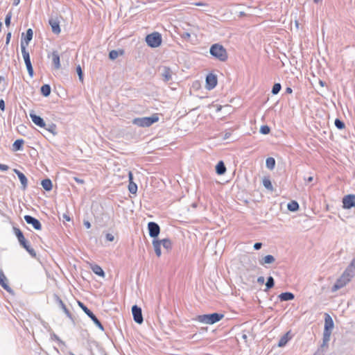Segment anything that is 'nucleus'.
Returning a JSON list of instances; mask_svg holds the SVG:
<instances>
[{
  "instance_id": "obj_50",
  "label": "nucleus",
  "mask_w": 355,
  "mask_h": 355,
  "mask_svg": "<svg viewBox=\"0 0 355 355\" xmlns=\"http://www.w3.org/2000/svg\"><path fill=\"white\" fill-rule=\"evenodd\" d=\"M0 110L1 111H4L5 110V102L3 99H1L0 100Z\"/></svg>"
},
{
  "instance_id": "obj_58",
  "label": "nucleus",
  "mask_w": 355,
  "mask_h": 355,
  "mask_svg": "<svg viewBox=\"0 0 355 355\" xmlns=\"http://www.w3.org/2000/svg\"><path fill=\"white\" fill-rule=\"evenodd\" d=\"M63 218L65 219L67 221H70L71 218L67 214H63L62 216Z\"/></svg>"
},
{
  "instance_id": "obj_34",
  "label": "nucleus",
  "mask_w": 355,
  "mask_h": 355,
  "mask_svg": "<svg viewBox=\"0 0 355 355\" xmlns=\"http://www.w3.org/2000/svg\"><path fill=\"white\" fill-rule=\"evenodd\" d=\"M159 242L161 243V245H162L167 251L171 248L172 243L170 239H164L162 240H159Z\"/></svg>"
},
{
  "instance_id": "obj_43",
  "label": "nucleus",
  "mask_w": 355,
  "mask_h": 355,
  "mask_svg": "<svg viewBox=\"0 0 355 355\" xmlns=\"http://www.w3.org/2000/svg\"><path fill=\"white\" fill-rule=\"evenodd\" d=\"M334 124H335V126L339 129V130H342L345 128V123L343 121H342L341 120H340L339 119H336L335 120V122H334Z\"/></svg>"
},
{
  "instance_id": "obj_63",
  "label": "nucleus",
  "mask_w": 355,
  "mask_h": 355,
  "mask_svg": "<svg viewBox=\"0 0 355 355\" xmlns=\"http://www.w3.org/2000/svg\"><path fill=\"white\" fill-rule=\"evenodd\" d=\"M313 180V178L312 176H310L307 179H305V180L307 181L308 182H312Z\"/></svg>"
},
{
  "instance_id": "obj_44",
  "label": "nucleus",
  "mask_w": 355,
  "mask_h": 355,
  "mask_svg": "<svg viewBox=\"0 0 355 355\" xmlns=\"http://www.w3.org/2000/svg\"><path fill=\"white\" fill-rule=\"evenodd\" d=\"M76 71L78 75V78H79L80 81L83 82V73L81 67L80 65H78L76 67Z\"/></svg>"
},
{
  "instance_id": "obj_35",
  "label": "nucleus",
  "mask_w": 355,
  "mask_h": 355,
  "mask_svg": "<svg viewBox=\"0 0 355 355\" xmlns=\"http://www.w3.org/2000/svg\"><path fill=\"white\" fill-rule=\"evenodd\" d=\"M287 208L289 211H296L299 209V205L296 201H291L287 205Z\"/></svg>"
},
{
  "instance_id": "obj_41",
  "label": "nucleus",
  "mask_w": 355,
  "mask_h": 355,
  "mask_svg": "<svg viewBox=\"0 0 355 355\" xmlns=\"http://www.w3.org/2000/svg\"><path fill=\"white\" fill-rule=\"evenodd\" d=\"M275 285V281L272 277L270 276L267 279V282L266 283V289L272 288Z\"/></svg>"
},
{
  "instance_id": "obj_9",
  "label": "nucleus",
  "mask_w": 355,
  "mask_h": 355,
  "mask_svg": "<svg viewBox=\"0 0 355 355\" xmlns=\"http://www.w3.org/2000/svg\"><path fill=\"white\" fill-rule=\"evenodd\" d=\"M132 313L135 322L141 324L144 321L141 309L137 305H134L132 307Z\"/></svg>"
},
{
  "instance_id": "obj_57",
  "label": "nucleus",
  "mask_w": 355,
  "mask_h": 355,
  "mask_svg": "<svg viewBox=\"0 0 355 355\" xmlns=\"http://www.w3.org/2000/svg\"><path fill=\"white\" fill-rule=\"evenodd\" d=\"M128 178H129V182H130V181H132L133 175H132V173L131 171H130L128 173Z\"/></svg>"
},
{
  "instance_id": "obj_55",
  "label": "nucleus",
  "mask_w": 355,
  "mask_h": 355,
  "mask_svg": "<svg viewBox=\"0 0 355 355\" xmlns=\"http://www.w3.org/2000/svg\"><path fill=\"white\" fill-rule=\"evenodd\" d=\"M84 225L87 229H89L91 227V223L87 220L84 221Z\"/></svg>"
},
{
  "instance_id": "obj_24",
  "label": "nucleus",
  "mask_w": 355,
  "mask_h": 355,
  "mask_svg": "<svg viewBox=\"0 0 355 355\" xmlns=\"http://www.w3.org/2000/svg\"><path fill=\"white\" fill-rule=\"evenodd\" d=\"M226 171V167L223 161H220L216 166V172L218 175H223Z\"/></svg>"
},
{
  "instance_id": "obj_28",
  "label": "nucleus",
  "mask_w": 355,
  "mask_h": 355,
  "mask_svg": "<svg viewBox=\"0 0 355 355\" xmlns=\"http://www.w3.org/2000/svg\"><path fill=\"white\" fill-rule=\"evenodd\" d=\"M275 261V257L272 255L268 254L265 256L261 260L259 261L261 265L270 264Z\"/></svg>"
},
{
  "instance_id": "obj_54",
  "label": "nucleus",
  "mask_w": 355,
  "mask_h": 355,
  "mask_svg": "<svg viewBox=\"0 0 355 355\" xmlns=\"http://www.w3.org/2000/svg\"><path fill=\"white\" fill-rule=\"evenodd\" d=\"M265 281V279L263 276L259 277L257 279V282L259 284H263Z\"/></svg>"
},
{
  "instance_id": "obj_15",
  "label": "nucleus",
  "mask_w": 355,
  "mask_h": 355,
  "mask_svg": "<svg viewBox=\"0 0 355 355\" xmlns=\"http://www.w3.org/2000/svg\"><path fill=\"white\" fill-rule=\"evenodd\" d=\"M334 323L333 319L328 313H325L324 316V331L325 333L331 334L332 329L334 328Z\"/></svg>"
},
{
  "instance_id": "obj_42",
  "label": "nucleus",
  "mask_w": 355,
  "mask_h": 355,
  "mask_svg": "<svg viewBox=\"0 0 355 355\" xmlns=\"http://www.w3.org/2000/svg\"><path fill=\"white\" fill-rule=\"evenodd\" d=\"M282 86L280 83H275L272 88V94L274 95L277 94L281 90Z\"/></svg>"
},
{
  "instance_id": "obj_45",
  "label": "nucleus",
  "mask_w": 355,
  "mask_h": 355,
  "mask_svg": "<svg viewBox=\"0 0 355 355\" xmlns=\"http://www.w3.org/2000/svg\"><path fill=\"white\" fill-rule=\"evenodd\" d=\"M12 18V12L10 11L8 12V14L6 16L5 18V24L7 27H8L10 24V21Z\"/></svg>"
},
{
  "instance_id": "obj_47",
  "label": "nucleus",
  "mask_w": 355,
  "mask_h": 355,
  "mask_svg": "<svg viewBox=\"0 0 355 355\" xmlns=\"http://www.w3.org/2000/svg\"><path fill=\"white\" fill-rule=\"evenodd\" d=\"M73 179L76 181V182H77L78 184H83L85 183V180L80 178H78V177H73Z\"/></svg>"
},
{
  "instance_id": "obj_40",
  "label": "nucleus",
  "mask_w": 355,
  "mask_h": 355,
  "mask_svg": "<svg viewBox=\"0 0 355 355\" xmlns=\"http://www.w3.org/2000/svg\"><path fill=\"white\" fill-rule=\"evenodd\" d=\"M122 53H123V51H121L119 53L118 51L112 50L109 53V58L110 60H114L119 57V54H122Z\"/></svg>"
},
{
  "instance_id": "obj_59",
  "label": "nucleus",
  "mask_w": 355,
  "mask_h": 355,
  "mask_svg": "<svg viewBox=\"0 0 355 355\" xmlns=\"http://www.w3.org/2000/svg\"><path fill=\"white\" fill-rule=\"evenodd\" d=\"M231 135V133L230 132H226L225 135H224V139H228Z\"/></svg>"
},
{
  "instance_id": "obj_12",
  "label": "nucleus",
  "mask_w": 355,
  "mask_h": 355,
  "mask_svg": "<svg viewBox=\"0 0 355 355\" xmlns=\"http://www.w3.org/2000/svg\"><path fill=\"white\" fill-rule=\"evenodd\" d=\"M343 275L351 281L352 278L355 275V258L352 260Z\"/></svg>"
},
{
  "instance_id": "obj_64",
  "label": "nucleus",
  "mask_w": 355,
  "mask_h": 355,
  "mask_svg": "<svg viewBox=\"0 0 355 355\" xmlns=\"http://www.w3.org/2000/svg\"><path fill=\"white\" fill-rule=\"evenodd\" d=\"M319 84L322 86V87H324V85H325V83L321 80H319Z\"/></svg>"
},
{
  "instance_id": "obj_30",
  "label": "nucleus",
  "mask_w": 355,
  "mask_h": 355,
  "mask_svg": "<svg viewBox=\"0 0 355 355\" xmlns=\"http://www.w3.org/2000/svg\"><path fill=\"white\" fill-rule=\"evenodd\" d=\"M51 90V87L48 84L43 85L40 88L41 94L45 97L50 95Z\"/></svg>"
},
{
  "instance_id": "obj_17",
  "label": "nucleus",
  "mask_w": 355,
  "mask_h": 355,
  "mask_svg": "<svg viewBox=\"0 0 355 355\" xmlns=\"http://www.w3.org/2000/svg\"><path fill=\"white\" fill-rule=\"evenodd\" d=\"M29 116L33 121V122L37 126L40 128H45L46 123L44 121V119L40 117V116H37L36 114L34 113L33 111L31 112L29 114Z\"/></svg>"
},
{
  "instance_id": "obj_14",
  "label": "nucleus",
  "mask_w": 355,
  "mask_h": 355,
  "mask_svg": "<svg viewBox=\"0 0 355 355\" xmlns=\"http://www.w3.org/2000/svg\"><path fill=\"white\" fill-rule=\"evenodd\" d=\"M217 85V77L213 73H209L206 77V88L209 90L214 89Z\"/></svg>"
},
{
  "instance_id": "obj_4",
  "label": "nucleus",
  "mask_w": 355,
  "mask_h": 355,
  "mask_svg": "<svg viewBox=\"0 0 355 355\" xmlns=\"http://www.w3.org/2000/svg\"><path fill=\"white\" fill-rule=\"evenodd\" d=\"M159 117L157 114H153L148 117L135 118L132 121V123L139 127H149L154 123L158 121Z\"/></svg>"
},
{
  "instance_id": "obj_52",
  "label": "nucleus",
  "mask_w": 355,
  "mask_h": 355,
  "mask_svg": "<svg viewBox=\"0 0 355 355\" xmlns=\"http://www.w3.org/2000/svg\"><path fill=\"white\" fill-rule=\"evenodd\" d=\"M190 37H191L190 33H189L187 32H184L182 35V37L184 39H189Z\"/></svg>"
},
{
  "instance_id": "obj_21",
  "label": "nucleus",
  "mask_w": 355,
  "mask_h": 355,
  "mask_svg": "<svg viewBox=\"0 0 355 355\" xmlns=\"http://www.w3.org/2000/svg\"><path fill=\"white\" fill-rule=\"evenodd\" d=\"M13 171L18 176V178L21 182V184L22 185V189H26L27 187V184H28V180L26 177V175L17 168L13 169Z\"/></svg>"
},
{
  "instance_id": "obj_39",
  "label": "nucleus",
  "mask_w": 355,
  "mask_h": 355,
  "mask_svg": "<svg viewBox=\"0 0 355 355\" xmlns=\"http://www.w3.org/2000/svg\"><path fill=\"white\" fill-rule=\"evenodd\" d=\"M128 190H129L130 193H131L132 194L136 193V192L137 191V185L132 181H130V182H129V185H128Z\"/></svg>"
},
{
  "instance_id": "obj_8",
  "label": "nucleus",
  "mask_w": 355,
  "mask_h": 355,
  "mask_svg": "<svg viewBox=\"0 0 355 355\" xmlns=\"http://www.w3.org/2000/svg\"><path fill=\"white\" fill-rule=\"evenodd\" d=\"M343 207L346 209L355 207V195L349 194L345 196L343 198Z\"/></svg>"
},
{
  "instance_id": "obj_6",
  "label": "nucleus",
  "mask_w": 355,
  "mask_h": 355,
  "mask_svg": "<svg viewBox=\"0 0 355 355\" xmlns=\"http://www.w3.org/2000/svg\"><path fill=\"white\" fill-rule=\"evenodd\" d=\"M78 305L81 307L83 311L87 314V315L94 322V323L102 331L104 330L103 326L99 321V320L96 318V316L93 313V312L89 310L83 302H78Z\"/></svg>"
},
{
  "instance_id": "obj_3",
  "label": "nucleus",
  "mask_w": 355,
  "mask_h": 355,
  "mask_svg": "<svg viewBox=\"0 0 355 355\" xmlns=\"http://www.w3.org/2000/svg\"><path fill=\"white\" fill-rule=\"evenodd\" d=\"M223 317V314L213 313L211 314L200 315L197 317V320L202 323L213 324L220 321Z\"/></svg>"
},
{
  "instance_id": "obj_49",
  "label": "nucleus",
  "mask_w": 355,
  "mask_h": 355,
  "mask_svg": "<svg viewBox=\"0 0 355 355\" xmlns=\"http://www.w3.org/2000/svg\"><path fill=\"white\" fill-rule=\"evenodd\" d=\"M261 247H262V243H261L258 242V243H255L254 244V249L255 250H258L261 249Z\"/></svg>"
},
{
  "instance_id": "obj_61",
  "label": "nucleus",
  "mask_w": 355,
  "mask_h": 355,
  "mask_svg": "<svg viewBox=\"0 0 355 355\" xmlns=\"http://www.w3.org/2000/svg\"><path fill=\"white\" fill-rule=\"evenodd\" d=\"M293 92V89L291 87H287L286 89V93L287 94H291Z\"/></svg>"
},
{
  "instance_id": "obj_32",
  "label": "nucleus",
  "mask_w": 355,
  "mask_h": 355,
  "mask_svg": "<svg viewBox=\"0 0 355 355\" xmlns=\"http://www.w3.org/2000/svg\"><path fill=\"white\" fill-rule=\"evenodd\" d=\"M24 144L23 139H17L12 144V149L14 151H18L22 150V146Z\"/></svg>"
},
{
  "instance_id": "obj_27",
  "label": "nucleus",
  "mask_w": 355,
  "mask_h": 355,
  "mask_svg": "<svg viewBox=\"0 0 355 355\" xmlns=\"http://www.w3.org/2000/svg\"><path fill=\"white\" fill-rule=\"evenodd\" d=\"M153 245L155 250V252L157 257H160L162 254L161 252V243L159 240L154 239L153 241Z\"/></svg>"
},
{
  "instance_id": "obj_5",
  "label": "nucleus",
  "mask_w": 355,
  "mask_h": 355,
  "mask_svg": "<svg viewBox=\"0 0 355 355\" xmlns=\"http://www.w3.org/2000/svg\"><path fill=\"white\" fill-rule=\"evenodd\" d=\"M146 42L147 44L150 47H158L162 43L161 34L157 32L149 34L146 37Z\"/></svg>"
},
{
  "instance_id": "obj_7",
  "label": "nucleus",
  "mask_w": 355,
  "mask_h": 355,
  "mask_svg": "<svg viewBox=\"0 0 355 355\" xmlns=\"http://www.w3.org/2000/svg\"><path fill=\"white\" fill-rule=\"evenodd\" d=\"M21 51L22 56L24 58V62H25L28 73L29 76L32 78L33 76L34 72H33V66L31 64L29 53L26 50V49H25V47L23 46V44L21 45Z\"/></svg>"
},
{
  "instance_id": "obj_36",
  "label": "nucleus",
  "mask_w": 355,
  "mask_h": 355,
  "mask_svg": "<svg viewBox=\"0 0 355 355\" xmlns=\"http://www.w3.org/2000/svg\"><path fill=\"white\" fill-rule=\"evenodd\" d=\"M331 334H330V333L323 332L322 344L321 345V347H324L328 346V343L330 340Z\"/></svg>"
},
{
  "instance_id": "obj_62",
  "label": "nucleus",
  "mask_w": 355,
  "mask_h": 355,
  "mask_svg": "<svg viewBox=\"0 0 355 355\" xmlns=\"http://www.w3.org/2000/svg\"><path fill=\"white\" fill-rule=\"evenodd\" d=\"M20 3V0H13V6H18L19 3Z\"/></svg>"
},
{
  "instance_id": "obj_23",
  "label": "nucleus",
  "mask_w": 355,
  "mask_h": 355,
  "mask_svg": "<svg viewBox=\"0 0 355 355\" xmlns=\"http://www.w3.org/2000/svg\"><path fill=\"white\" fill-rule=\"evenodd\" d=\"M291 339V336H290V332L286 333L279 340L278 347H284L289 340Z\"/></svg>"
},
{
  "instance_id": "obj_22",
  "label": "nucleus",
  "mask_w": 355,
  "mask_h": 355,
  "mask_svg": "<svg viewBox=\"0 0 355 355\" xmlns=\"http://www.w3.org/2000/svg\"><path fill=\"white\" fill-rule=\"evenodd\" d=\"M51 58H52V63L54 66V68L55 69H59L60 68L61 65H60V55H59L58 51H53V53L51 54Z\"/></svg>"
},
{
  "instance_id": "obj_25",
  "label": "nucleus",
  "mask_w": 355,
  "mask_h": 355,
  "mask_svg": "<svg viewBox=\"0 0 355 355\" xmlns=\"http://www.w3.org/2000/svg\"><path fill=\"white\" fill-rule=\"evenodd\" d=\"M279 298L281 301H289L295 298L293 293L290 292L282 293L279 295Z\"/></svg>"
},
{
  "instance_id": "obj_46",
  "label": "nucleus",
  "mask_w": 355,
  "mask_h": 355,
  "mask_svg": "<svg viewBox=\"0 0 355 355\" xmlns=\"http://www.w3.org/2000/svg\"><path fill=\"white\" fill-rule=\"evenodd\" d=\"M270 128L268 125H262L260 128V132L263 135H267L270 132Z\"/></svg>"
},
{
  "instance_id": "obj_29",
  "label": "nucleus",
  "mask_w": 355,
  "mask_h": 355,
  "mask_svg": "<svg viewBox=\"0 0 355 355\" xmlns=\"http://www.w3.org/2000/svg\"><path fill=\"white\" fill-rule=\"evenodd\" d=\"M41 184H42V187L44 188V189H45L47 191H51L53 188L52 182L49 178L43 180L41 182Z\"/></svg>"
},
{
  "instance_id": "obj_51",
  "label": "nucleus",
  "mask_w": 355,
  "mask_h": 355,
  "mask_svg": "<svg viewBox=\"0 0 355 355\" xmlns=\"http://www.w3.org/2000/svg\"><path fill=\"white\" fill-rule=\"evenodd\" d=\"M9 168L8 165L0 164V170L6 171Z\"/></svg>"
},
{
  "instance_id": "obj_26",
  "label": "nucleus",
  "mask_w": 355,
  "mask_h": 355,
  "mask_svg": "<svg viewBox=\"0 0 355 355\" xmlns=\"http://www.w3.org/2000/svg\"><path fill=\"white\" fill-rule=\"evenodd\" d=\"M57 301H58V304H60L61 309L63 310L64 313L67 315V316L69 318L72 319L73 318H72L71 313H70L69 309L67 308V306H65V304H64L62 300L59 297H57Z\"/></svg>"
},
{
  "instance_id": "obj_56",
  "label": "nucleus",
  "mask_w": 355,
  "mask_h": 355,
  "mask_svg": "<svg viewBox=\"0 0 355 355\" xmlns=\"http://www.w3.org/2000/svg\"><path fill=\"white\" fill-rule=\"evenodd\" d=\"M51 337H52L54 340H57V341L62 342V341H61V340L60 339V338H59L56 334H53V335H51Z\"/></svg>"
},
{
  "instance_id": "obj_31",
  "label": "nucleus",
  "mask_w": 355,
  "mask_h": 355,
  "mask_svg": "<svg viewBox=\"0 0 355 355\" xmlns=\"http://www.w3.org/2000/svg\"><path fill=\"white\" fill-rule=\"evenodd\" d=\"M92 270L94 273H95L96 275H97L100 277L105 276V272H104L103 270L98 265H94L93 266H92Z\"/></svg>"
},
{
  "instance_id": "obj_10",
  "label": "nucleus",
  "mask_w": 355,
  "mask_h": 355,
  "mask_svg": "<svg viewBox=\"0 0 355 355\" xmlns=\"http://www.w3.org/2000/svg\"><path fill=\"white\" fill-rule=\"evenodd\" d=\"M149 236L152 238H157L160 232V227L155 222H149L148 224Z\"/></svg>"
},
{
  "instance_id": "obj_13",
  "label": "nucleus",
  "mask_w": 355,
  "mask_h": 355,
  "mask_svg": "<svg viewBox=\"0 0 355 355\" xmlns=\"http://www.w3.org/2000/svg\"><path fill=\"white\" fill-rule=\"evenodd\" d=\"M24 220L28 224L31 225L34 229L37 230L42 229L41 223L37 218L29 215H26L24 216Z\"/></svg>"
},
{
  "instance_id": "obj_60",
  "label": "nucleus",
  "mask_w": 355,
  "mask_h": 355,
  "mask_svg": "<svg viewBox=\"0 0 355 355\" xmlns=\"http://www.w3.org/2000/svg\"><path fill=\"white\" fill-rule=\"evenodd\" d=\"M195 6H206V4L205 3H202V2H198V3H194Z\"/></svg>"
},
{
  "instance_id": "obj_1",
  "label": "nucleus",
  "mask_w": 355,
  "mask_h": 355,
  "mask_svg": "<svg viewBox=\"0 0 355 355\" xmlns=\"http://www.w3.org/2000/svg\"><path fill=\"white\" fill-rule=\"evenodd\" d=\"M13 232L17 236L20 245L24 248L31 257H36V252L33 248H32L28 242L25 239L23 232L18 227H13Z\"/></svg>"
},
{
  "instance_id": "obj_48",
  "label": "nucleus",
  "mask_w": 355,
  "mask_h": 355,
  "mask_svg": "<svg viewBox=\"0 0 355 355\" xmlns=\"http://www.w3.org/2000/svg\"><path fill=\"white\" fill-rule=\"evenodd\" d=\"M106 239L109 241H113L114 240V236L112 234H106Z\"/></svg>"
},
{
  "instance_id": "obj_37",
  "label": "nucleus",
  "mask_w": 355,
  "mask_h": 355,
  "mask_svg": "<svg viewBox=\"0 0 355 355\" xmlns=\"http://www.w3.org/2000/svg\"><path fill=\"white\" fill-rule=\"evenodd\" d=\"M266 166L268 169L272 170L275 166V159L273 157L267 158L266 161Z\"/></svg>"
},
{
  "instance_id": "obj_16",
  "label": "nucleus",
  "mask_w": 355,
  "mask_h": 355,
  "mask_svg": "<svg viewBox=\"0 0 355 355\" xmlns=\"http://www.w3.org/2000/svg\"><path fill=\"white\" fill-rule=\"evenodd\" d=\"M160 70V76L164 82H168L172 79L173 71L168 67L164 66Z\"/></svg>"
},
{
  "instance_id": "obj_33",
  "label": "nucleus",
  "mask_w": 355,
  "mask_h": 355,
  "mask_svg": "<svg viewBox=\"0 0 355 355\" xmlns=\"http://www.w3.org/2000/svg\"><path fill=\"white\" fill-rule=\"evenodd\" d=\"M263 185L266 189H268L270 191H272L274 190L272 182L268 178H263Z\"/></svg>"
},
{
  "instance_id": "obj_38",
  "label": "nucleus",
  "mask_w": 355,
  "mask_h": 355,
  "mask_svg": "<svg viewBox=\"0 0 355 355\" xmlns=\"http://www.w3.org/2000/svg\"><path fill=\"white\" fill-rule=\"evenodd\" d=\"M46 130H48L49 132L52 133L53 135H57V127L56 125L51 123L49 124L48 125H46V127L44 128Z\"/></svg>"
},
{
  "instance_id": "obj_53",
  "label": "nucleus",
  "mask_w": 355,
  "mask_h": 355,
  "mask_svg": "<svg viewBox=\"0 0 355 355\" xmlns=\"http://www.w3.org/2000/svg\"><path fill=\"white\" fill-rule=\"evenodd\" d=\"M10 38H11V33L9 32L6 35V44H9Z\"/></svg>"
},
{
  "instance_id": "obj_11",
  "label": "nucleus",
  "mask_w": 355,
  "mask_h": 355,
  "mask_svg": "<svg viewBox=\"0 0 355 355\" xmlns=\"http://www.w3.org/2000/svg\"><path fill=\"white\" fill-rule=\"evenodd\" d=\"M350 281L348 278L345 277L343 275L340 276V278H338L335 283V284L331 288L332 292H336L338 290L343 288L347 283H349Z\"/></svg>"
},
{
  "instance_id": "obj_18",
  "label": "nucleus",
  "mask_w": 355,
  "mask_h": 355,
  "mask_svg": "<svg viewBox=\"0 0 355 355\" xmlns=\"http://www.w3.org/2000/svg\"><path fill=\"white\" fill-rule=\"evenodd\" d=\"M49 24L51 27L52 32L54 34L58 35L60 33V21L58 18H50Z\"/></svg>"
},
{
  "instance_id": "obj_2",
  "label": "nucleus",
  "mask_w": 355,
  "mask_h": 355,
  "mask_svg": "<svg viewBox=\"0 0 355 355\" xmlns=\"http://www.w3.org/2000/svg\"><path fill=\"white\" fill-rule=\"evenodd\" d=\"M209 53L213 57L221 62L226 61L228 58L226 49L220 44L211 45Z\"/></svg>"
},
{
  "instance_id": "obj_19",
  "label": "nucleus",
  "mask_w": 355,
  "mask_h": 355,
  "mask_svg": "<svg viewBox=\"0 0 355 355\" xmlns=\"http://www.w3.org/2000/svg\"><path fill=\"white\" fill-rule=\"evenodd\" d=\"M33 30L31 28H28L26 31L25 37L21 38V40L20 46L21 47V45L23 44V46L25 47V49H26V46L28 45L29 42L33 39Z\"/></svg>"
},
{
  "instance_id": "obj_20",
  "label": "nucleus",
  "mask_w": 355,
  "mask_h": 355,
  "mask_svg": "<svg viewBox=\"0 0 355 355\" xmlns=\"http://www.w3.org/2000/svg\"><path fill=\"white\" fill-rule=\"evenodd\" d=\"M0 285L8 293H12V290L8 284V279L2 270L0 269Z\"/></svg>"
}]
</instances>
